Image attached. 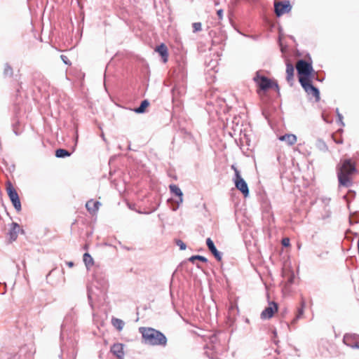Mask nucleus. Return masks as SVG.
Segmentation results:
<instances>
[{
  "label": "nucleus",
  "instance_id": "6ab92c4d",
  "mask_svg": "<svg viewBox=\"0 0 359 359\" xmlns=\"http://www.w3.org/2000/svg\"><path fill=\"white\" fill-rule=\"evenodd\" d=\"M99 204L100 203H86V207L88 211L90 212V214L94 215L98 210Z\"/></svg>",
  "mask_w": 359,
  "mask_h": 359
},
{
  "label": "nucleus",
  "instance_id": "f8f14e48",
  "mask_svg": "<svg viewBox=\"0 0 359 359\" xmlns=\"http://www.w3.org/2000/svg\"><path fill=\"white\" fill-rule=\"evenodd\" d=\"M6 191L11 202H20L18 194L11 182L7 183Z\"/></svg>",
  "mask_w": 359,
  "mask_h": 359
},
{
  "label": "nucleus",
  "instance_id": "f3484780",
  "mask_svg": "<svg viewBox=\"0 0 359 359\" xmlns=\"http://www.w3.org/2000/svg\"><path fill=\"white\" fill-rule=\"evenodd\" d=\"M156 50L162 56L163 58V62H167L168 60V48L167 47L163 44H161L160 46H157Z\"/></svg>",
  "mask_w": 359,
  "mask_h": 359
},
{
  "label": "nucleus",
  "instance_id": "dca6fc26",
  "mask_svg": "<svg viewBox=\"0 0 359 359\" xmlns=\"http://www.w3.org/2000/svg\"><path fill=\"white\" fill-rule=\"evenodd\" d=\"M280 141L285 142L288 145L292 146L297 142V137L293 134H286L279 137Z\"/></svg>",
  "mask_w": 359,
  "mask_h": 359
},
{
  "label": "nucleus",
  "instance_id": "ddd939ff",
  "mask_svg": "<svg viewBox=\"0 0 359 359\" xmlns=\"http://www.w3.org/2000/svg\"><path fill=\"white\" fill-rule=\"evenodd\" d=\"M20 231H22L20 226L17 223H12L11 229L8 233L10 241H15Z\"/></svg>",
  "mask_w": 359,
  "mask_h": 359
},
{
  "label": "nucleus",
  "instance_id": "9b49d317",
  "mask_svg": "<svg viewBox=\"0 0 359 359\" xmlns=\"http://www.w3.org/2000/svg\"><path fill=\"white\" fill-rule=\"evenodd\" d=\"M123 347H124V345L123 344H121V343L114 344L111 347V351L118 359H123V356H124Z\"/></svg>",
  "mask_w": 359,
  "mask_h": 359
},
{
  "label": "nucleus",
  "instance_id": "2eb2a0df",
  "mask_svg": "<svg viewBox=\"0 0 359 359\" xmlns=\"http://www.w3.org/2000/svg\"><path fill=\"white\" fill-rule=\"evenodd\" d=\"M294 69L293 65L290 62H287V64H286V74H287L286 79H287V81L290 85L292 84V82L294 81Z\"/></svg>",
  "mask_w": 359,
  "mask_h": 359
},
{
  "label": "nucleus",
  "instance_id": "72a5a7b5",
  "mask_svg": "<svg viewBox=\"0 0 359 359\" xmlns=\"http://www.w3.org/2000/svg\"><path fill=\"white\" fill-rule=\"evenodd\" d=\"M217 13V15H218L219 18L220 20L222 19V18H223V11L222 9L218 10Z\"/></svg>",
  "mask_w": 359,
  "mask_h": 359
},
{
  "label": "nucleus",
  "instance_id": "aec40b11",
  "mask_svg": "<svg viewBox=\"0 0 359 359\" xmlns=\"http://www.w3.org/2000/svg\"><path fill=\"white\" fill-rule=\"evenodd\" d=\"M170 189L172 193L175 194L176 196H178L180 197V201H182V192L180 190V189L175 184H170Z\"/></svg>",
  "mask_w": 359,
  "mask_h": 359
},
{
  "label": "nucleus",
  "instance_id": "2f4dec72",
  "mask_svg": "<svg viewBox=\"0 0 359 359\" xmlns=\"http://www.w3.org/2000/svg\"><path fill=\"white\" fill-rule=\"evenodd\" d=\"M336 112L337 114V116H338L339 121L343 125L344 123H342V118H343L342 115L339 112V109H337Z\"/></svg>",
  "mask_w": 359,
  "mask_h": 359
},
{
  "label": "nucleus",
  "instance_id": "a211bd4d",
  "mask_svg": "<svg viewBox=\"0 0 359 359\" xmlns=\"http://www.w3.org/2000/svg\"><path fill=\"white\" fill-rule=\"evenodd\" d=\"M111 324L119 332L123 329L125 325V323L122 320L116 318H111Z\"/></svg>",
  "mask_w": 359,
  "mask_h": 359
},
{
  "label": "nucleus",
  "instance_id": "cd10ccee",
  "mask_svg": "<svg viewBox=\"0 0 359 359\" xmlns=\"http://www.w3.org/2000/svg\"><path fill=\"white\" fill-rule=\"evenodd\" d=\"M354 197H355V192H353V191H349L346 195L344 196V198L346 200V202H350L351 201L353 200Z\"/></svg>",
  "mask_w": 359,
  "mask_h": 359
},
{
  "label": "nucleus",
  "instance_id": "423d86ee",
  "mask_svg": "<svg viewBox=\"0 0 359 359\" xmlns=\"http://www.w3.org/2000/svg\"><path fill=\"white\" fill-rule=\"evenodd\" d=\"M296 68L298 74H299V77L303 76L308 78L313 70L312 66L303 60H299L297 62Z\"/></svg>",
  "mask_w": 359,
  "mask_h": 359
},
{
  "label": "nucleus",
  "instance_id": "39448f33",
  "mask_svg": "<svg viewBox=\"0 0 359 359\" xmlns=\"http://www.w3.org/2000/svg\"><path fill=\"white\" fill-rule=\"evenodd\" d=\"M299 80L304 90L309 95H313L316 101H318L320 100L319 90L311 83L309 79L306 77L300 76Z\"/></svg>",
  "mask_w": 359,
  "mask_h": 359
},
{
  "label": "nucleus",
  "instance_id": "f704fd0d",
  "mask_svg": "<svg viewBox=\"0 0 359 359\" xmlns=\"http://www.w3.org/2000/svg\"><path fill=\"white\" fill-rule=\"evenodd\" d=\"M128 204L129 208H130V209H135V206L136 203H128Z\"/></svg>",
  "mask_w": 359,
  "mask_h": 359
},
{
  "label": "nucleus",
  "instance_id": "9d476101",
  "mask_svg": "<svg viewBox=\"0 0 359 359\" xmlns=\"http://www.w3.org/2000/svg\"><path fill=\"white\" fill-rule=\"evenodd\" d=\"M306 306V299L302 297L299 306L297 309V312L294 318L291 322L292 325H294L299 319L304 318V311Z\"/></svg>",
  "mask_w": 359,
  "mask_h": 359
},
{
  "label": "nucleus",
  "instance_id": "0eeeda50",
  "mask_svg": "<svg viewBox=\"0 0 359 359\" xmlns=\"http://www.w3.org/2000/svg\"><path fill=\"white\" fill-rule=\"evenodd\" d=\"M275 13L277 16H280L287 13L291 11L292 6L289 1H281L276 3L274 5Z\"/></svg>",
  "mask_w": 359,
  "mask_h": 359
},
{
  "label": "nucleus",
  "instance_id": "393cba45",
  "mask_svg": "<svg viewBox=\"0 0 359 359\" xmlns=\"http://www.w3.org/2000/svg\"><path fill=\"white\" fill-rule=\"evenodd\" d=\"M4 74L6 76H12L13 72L12 67L6 64L4 67Z\"/></svg>",
  "mask_w": 359,
  "mask_h": 359
},
{
  "label": "nucleus",
  "instance_id": "473e14b6",
  "mask_svg": "<svg viewBox=\"0 0 359 359\" xmlns=\"http://www.w3.org/2000/svg\"><path fill=\"white\" fill-rule=\"evenodd\" d=\"M18 212L21 210V203H13Z\"/></svg>",
  "mask_w": 359,
  "mask_h": 359
},
{
  "label": "nucleus",
  "instance_id": "f257e3e1",
  "mask_svg": "<svg viewBox=\"0 0 359 359\" xmlns=\"http://www.w3.org/2000/svg\"><path fill=\"white\" fill-rule=\"evenodd\" d=\"M139 332L142 334L145 344L151 346H165L167 344L166 337L160 331L149 327H140Z\"/></svg>",
  "mask_w": 359,
  "mask_h": 359
},
{
  "label": "nucleus",
  "instance_id": "f03ea898",
  "mask_svg": "<svg viewBox=\"0 0 359 359\" xmlns=\"http://www.w3.org/2000/svg\"><path fill=\"white\" fill-rule=\"evenodd\" d=\"M355 172V165L351 159L342 161L337 172L339 184L349 187L351 184V176Z\"/></svg>",
  "mask_w": 359,
  "mask_h": 359
},
{
  "label": "nucleus",
  "instance_id": "7c9ffc66",
  "mask_svg": "<svg viewBox=\"0 0 359 359\" xmlns=\"http://www.w3.org/2000/svg\"><path fill=\"white\" fill-rule=\"evenodd\" d=\"M293 280H294V274L292 273H290L289 274V277H288V279H287V282L291 284L293 283Z\"/></svg>",
  "mask_w": 359,
  "mask_h": 359
},
{
  "label": "nucleus",
  "instance_id": "c85d7f7f",
  "mask_svg": "<svg viewBox=\"0 0 359 359\" xmlns=\"http://www.w3.org/2000/svg\"><path fill=\"white\" fill-rule=\"evenodd\" d=\"M282 245L285 247H288L290 246V239L288 238H283L282 240Z\"/></svg>",
  "mask_w": 359,
  "mask_h": 359
},
{
  "label": "nucleus",
  "instance_id": "5701e85b",
  "mask_svg": "<svg viewBox=\"0 0 359 359\" xmlns=\"http://www.w3.org/2000/svg\"><path fill=\"white\" fill-rule=\"evenodd\" d=\"M149 103L147 100H143L140 104V106L135 109V112L140 114L143 113L145 111V109L149 106Z\"/></svg>",
  "mask_w": 359,
  "mask_h": 359
},
{
  "label": "nucleus",
  "instance_id": "4468645a",
  "mask_svg": "<svg viewBox=\"0 0 359 359\" xmlns=\"http://www.w3.org/2000/svg\"><path fill=\"white\" fill-rule=\"evenodd\" d=\"M206 244L209 249V250L212 252V254L214 255L215 259L218 261L222 260V256L219 252L217 250L216 247L214 245L213 241L211 240V238H208L206 240Z\"/></svg>",
  "mask_w": 359,
  "mask_h": 359
},
{
  "label": "nucleus",
  "instance_id": "412c9836",
  "mask_svg": "<svg viewBox=\"0 0 359 359\" xmlns=\"http://www.w3.org/2000/svg\"><path fill=\"white\" fill-rule=\"evenodd\" d=\"M83 262L87 267L92 266L94 264L93 259L88 253L83 255Z\"/></svg>",
  "mask_w": 359,
  "mask_h": 359
},
{
  "label": "nucleus",
  "instance_id": "c9c22d12",
  "mask_svg": "<svg viewBox=\"0 0 359 359\" xmlns=\"http://www.w3.org/2000/svg\"><path fill=\"white\" fill-rule=\"evenodd\" d=\"M67 264L69 267H72L74 266V263L72 262H67Z\"/></svg>",
  "mask_w": 359,
  "mask_h": 359
},
{
  "label": "nucleus",
  "instance_id": "58836bf2",
  "mask_svg": "<svg viewBox=\"0 0 359 359\" xmlns=\"http://www.w3.org/2000/svg\"><path fill=\"white\" fill-rule=\"evenodd\" d=\"M14 131H15V133L16 135H18V133L15 130V129H14Z\"/></svg>",
  "mask_w": 359,
  "mask_h": 359
},
{
  "label": "nucleus",
  "instance_id": "20e7f679",
  "mask_svg": "<svg viewBox=\"0 0 359 359\" xmlns=\"http://www.w3.org/2000/svg\"><path fill=\"white\" fill-rule=\"evenodd\" d=\"M231 169L233 170L235 172L233 181L236 187L244 195V196H247L249 194V189L247 183L241 177L240 171L234 165H231Z\"/></svg>",
  "mask_w": 359,
  "mask_h": 359
},
{
  "label": "nucleus",
  "instance_id": "7ed1b4c3",
  "mask_svg": "<svg viewBox=\"0 0 359 359\" xmlns=\"http://www.w3.org/2000/svg\"><path fill=\"white\" fill-rule=\"evenodd\" d=\"M253 79L259 88L258 93L259 94L262 91L265 92L270 88H274L276 91L279 90L278 85L261 74L260 72H257Z\"/></svg>",
  "mask_w": 359,
  "mask_h": 359
},
{
  "label": "nucleus",
  "instance_id": "b1692460",
  "mask_svg": "<svg viewBox=\"0 0 359 359\" xmlns=\"http://www.w3.org/2000/svg\"><path fill=\"white\" fill-rule=\"evenodd\" d=\"M189 260L191 262H194L195 260H200L203 262H208V259L203 257V256H201V255H194L192 257H191Z\"/></svg>",
  "mask_w": 359,
  "mask_h": 359
},
{
  "label": "nucleus",
  "instance_id": "c756f323",
  "mask_svg": "<svg viewBox=\"0 0 359 359\" xmlns=\"http://www.w3.org/2000/svg\"><path fill=\"white\" fill-rule=\"evenodd\" d=\"M60 57H61L62 60L64 62V63H65L66 65H69V60H68L67 56H65L64 55H62L60 56Z\"/></svg>",
  "mask_w": 359,
  "mask_h": 359
},
{
  "label": "nucleus",
  "instance_id": "1a4fd4ad",
  "mask_svg": "<svg viewBox=\"0 0 359 359\" xmlns=\"http://www.w3.org/2000/svg\"><path fill=\"white\" fill-rule=\"evenodd\" d=\"M343 341L345 344L352 348H359V336L356 334H346Z\"/></svg>",
  "mask_w": 359,
  "mask_h": 359
},
{
  "label": "nucleus",
  "instance_id": "4be33fe9",
  "mask_svg": "<svg viewBox=\"0 0 359 359\" xmlns=\"http://www.w3.org/2000/svg\"><path fill=\"white\" fill-rule=\"evenodd\" d=\"M55 156L57 158H64V157L69 156L70 153L64 149H58L55 151Z\"/></svg>",
  "mask_w": 359,
  "mask_h": 359
},
{
  "label": "nucleus",
  "instance_id": "4c0bfd02",
  "mask_svg": "<svg viewBox=\"0 0 359 359\" xmlns=\"http://www.w3.org/2000/svg\"><path fill=\"white\" fill-rule=\"evenodd\" d=\"M166 202L170 203V202H172V201H171V199H168Z\"/></svg>",
  "mask_w": 359,
  "mask_h": 359
},
{
  "label": "nucleus",
  "instance_id": "6e6552de",
  "mask_svg": "<svg viewBox=\"0 0 359 359\" xmlns=\"http://www.w3.org/2000/svg\"><path fill=\"white\" fill-rule=\"evenodd\" d=\"M278 311V305L274 302H269L267 307H266L261 313L262 319H270L273 317V314Z\"/></svg>",
  "mask_w": 359,
  "mask_h": 359
},
{
  "label": "nucleus",
  "instance_id": "a878e982",
  "mask_svg": "<svg viewBox=\"0 0 359 359\" xmlns=\"http://www.w3.org/2000/svg\"><path fill=\"white\" fill-rule=\"evenodd\" d=\"M175 243L177 246H179L181 250H184L187 248L186 244L182 240L176 239Z\"/></svg>",
  "mask_w": 359,
  "mask_h": 359
},
{
  "label": "nucleus",
  "instance_id": "bb28decb",
  "mask_svg": "<svg viewBox=\"0 0 359 359\" xmlns=\"http://www.w3.org/2000/svg\"><path fill=\"white\" fill-rule=\"evenodd\" d=\"M192 27H193V32L194 33L199 32L202 29V25L201 22H194V23H193Z\"/></svg>",
  "mask_w": 359,
  "mask_h": 359
},
{
  "label": "nucleus",
  "instance_id": "e433bc0d",
  "mask_svg": "<svg viewBox=\"0 0 359 359\" xmlns=\"http://www.w3.org/2000/svg\"><path fill=\"white\" fill-rule=\"evenodd\" d=\"M151 211H153V210H148V211H144V212H141V211H138V212H140V213L148 214V213H150Z\"/></svg>",
  "mask_w": 359,
  "mask_h": 359
}]
</instances>
